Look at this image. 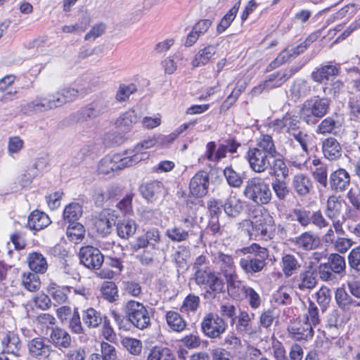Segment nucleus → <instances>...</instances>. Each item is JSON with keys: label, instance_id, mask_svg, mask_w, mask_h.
Wrapping results in <instances>:
<instances>
[{"label": "nucleus", "instance_id": "obj_29", "mask_svg": "<svg viewBox=\"0 0 360 360\" xmlns=\"http://www.w3.org/2000/svg\"><path fill=\"white\" fill-rule=\"evenodd\" d=\"M1 342L4 352L12 354L16 356H20L19 352L22 344L17 334L13 332H8L3 336Z\"/></svg>", "mask_w": 360, "mask_h": 360}, {"label": "nucleus", "instance_id": "obj_39", "mask_svg": "<svg viewBox=\"0 0 360 360\" xmlns=\"http://www.w3.org/2000/svg\"><path fill=\"white\" fill-rule=\"evenodd\" d=\"M163 185L159 181H153L142 184L139 191L142 196L147 200H152L162 192Z\"/></svg>", "mask_w": 360, "mask_h": 360}, {"label": "nucleus", "instance_id": "obj_9", "mask_svg": "<svg viewBox=\"0 0 360 360\" xmlns=\"http://www.w3.org/2000/svg\"><path fill=\"white\" fill-rule=\"evenodd\" d=\"M167 248V245H164L160 230L154 227L148 229L143 235L138 236L134 243L131 245V249L134 252L141 249L165 252Z\"/></svg>", "mask_w": 360, "mask_h": 360}, {"label": "nucleus", "instance_id": "obj_40", "mask_svg": "<svg viewBox=\"0 0 360 360\" xmlns=\"http://www.w3.org/2000/svg\"><path fill=\"white\" fill-rule=\"evenodd\" d=\"M82 321L88 328L98 327L103 322L101 313L95 309L89 307L82 311Z\"/></svg>", "mask_w": 360, "mask_h": 360}, {"label": "nucleus", "instance_id": "obj_58", "mask_svg": "<svg viewBox=\"0 0 360 360\" xmlns=\"http://www.w3.org/2000/svg\"><path fill=\"white\" fill-rule=\"evenodd\" d=\"M316 302L323 312L327 309L331 300L330 290L328 288L322 287L316 293Z\"/></svg>", "mask_w": 360, "mask_h": 360}, {"label": "nucleus", "instance_id": "obj_36", "mask_svg": "<svg viewBox=\"0 0 360 360\" xmlns=\"http://www.w3.org/2000/svg\"><path fill=\"white\" fill-rule=\"evenodd\" d=\"M137 115L133 110L122 113L116 120V125L120 130L127 132L137 122Z\"/></svg>", "mask_w": 360, "mask_h": 360}, {"label": "nucleus", "instance_id": "obj_60", "mask_svg": "<svg viewBox=\"0 0 360 360\" xmlns=\"http://www.w3.org/2000/svg\"><path fill=\"white\" fill-rule=\"evenodd\" d=\"M277 315V309L271 307L262 311L259 317L260 325L265 328H268L271 326L275 317Z\"/></svg>", "mask_w": 360, "mask_h": 360}, {"label": "nucleus", "instance_id": "obj_49", "mask_svg": "<svg viewBox=\"0 0 360 360\" xmlns=\"http://www.w3.org/2000/svg\"><path fill=\"white\" fill-rule=\"evenodd\" d=\"M82 212V206L79 203L72 202L65 207L63 218L68 222L74 223L81 217Z\"/></svg>", "mask_w": 360, "mask_h": 360}, {"label": "nucleus", "instance_id": "obj_14", "mask_svg": "<svg viewBox=\"0 0 360 360\" xmlns=\"http://www.w3.org/2000/svg\"><path fill=\"white\" fill-rule=\"evenodd\" d=\"M79 262L89 269H98L104 261L101 250L91 245L83 246L79 252Z\"/></svg>", "mask_w": 360, "mask_h": 360}, {"label": "nucleus", "instance_id": "obj_47", "mask_svg": "<svg viewBox=\"0 0 360 360\" xmlns=\"http://www.w3.org/2000/svg\"><path fill=\"white\" fill-rule=\"evenodd\" d=\"M70 288L53 285L49 289L50 296L56 304H60L67 302L68 295L70 293Z\"/></svg>", "mask_w": 360, "mask_h": 360}, {"label": "nucleus", "instance_id": "obj_18", "mask_svg": "<svg viewBox=\"0 0 360 360\" xmlns=\"http://www.w3.org/2000/svg\"><path fill=\"white\" fill-rule=\"evenodd\" d=\"M210 175L206 171L201 170L195 173L191 179L189 191L195 198H202L208 193Z\"/></svg>", "mask_w": 360, "mask_h": 360}, {"label": "nucleus", "instance_id": "obj_50", "mask_svg": "<svg viewBox=\"0 0 360 360\" xmlns=\"http://www.w3.org/2000/svg\"><path fill=\"white\" fill-rule=\"evenodd\" d=\"M22 283L23 286L29 291L37 290L41 285L39 278L37 273L27 272L22 276Z\"/></svg>", "mask_w": 360, "mask_h": 360}, {"label": "nucleus", "instance_id": "obj_51", "mask_svg": "<svg viewBox=\"0 0 360 360\" xmlns=\"http://www.w3.org/2000/svg\"><path fill=\"white\" fill-rule=\"evenodd\" d=\"M273 160L271 169L274 177L279 178L281 176V179H286L289 176L290 170L284 160L276 158Z\"/></svg>", "mask_w": 360, "mask_h": 360}, {"label": "nucleus", "instance_id": "obj_41", "mask_svg": "<svg viewBox=\"0 0 360 360\" xmlns=\"http://www.w3.org/2000/svg\"><path fill=\"white\" fill-rule=\"evenodd\" d=\"M56 105L60 107L64 104L75 101L78 97V91L74 88H65L53 94Z\"/></svg>", "mask_w": 360, "mask_h": 360}, {"label": "nucleus", "instance_id": "obj_33", "mask_svg": "<svg viewBox=\"0 0 360 360\" xmlns=\"http://www.w3.org/2000/svg\"><path fill=\"white\" fill-rule=\"evenodd\" d=\"M299 258L291 254H286L281 259V269L285 277H290L301 268Z\"/></svg>", "mask_w": 360, "mask_h": 360}, {"label": "nucleus", "instance_id": "obj_17", "mask_svg": "<svg viewBox=\"0 0 360 360\" xmlns=\"http://www.w3.org/2000/svg\"><path fill=\"white\" fill-rule=\"evenodd\" d=\"M316 276V270L309 266L291 279L292 286L301 291L311 290L317 284Z\"/></svg>", "mask_w": 360, "mask_h": 360}, {"label": "nucleus", "instance_id": "obj_21", "mask_svg": "<svg viewBox=\"0 0 360 360\" xmlns=\"http://www.w3.org/2000/svg\"><path fill=\"white\" fill-rule=\"evenodd\" d=\"M350 174L342 168L333 172L328 180L330 188L336 193L346 191L350 185Z\"/></svg>", "mask_w": 360, "mask_h": 360}, {"label": "nucleus", "instance_id": "obj_62", "mask_svg": "<svg viewBox=\"0 0 360 360\" xmlns=\"http://www.w3.org/2000/svg\"><path fill=\"white\" fill-rule=\"evenodd\" d=\"M219 312L221 314L220 317L230 319V324L231 326L235 323L237 316L236 308L234 305L231 304H221L220 306Z\"/></svg>", "mask_w": 360, "mask_h": 360}, {"label": "nucleus", "instance_id": "obj_55", "mask_svg": "<svg viewBox=\"0 0 360 360\" xmlns=\"http://www.w3.org/2000/svg\"><path fill=\"white\" fill-rule=\"evenodd\" d=\"M242 290L248 300L250 307L254 309H258L262 302L259 295L252 288L247 285H243Z\"/></svg>", "mask_w": 360, "mask_h": 360}, {"label": "nucleus", "instance_id": "obj_56", "mask_svg": "<svg viewBox=\"0 0 360 360\" xmlns=\"http://www.w3.org/2000/svg\"><path fill=\"white\" fill-rule=\"evenodd\" d=\"M101 293L104 299L112 302L118 298L117 288L113 282H105L101 288Z\"/></svg>", "mask_w": 360, "mask_h": 360}, {"label": "nucleus", "instance_id": "obj_10", "mask_svg": "<svg viewBox=\"0 0 360 360\" xmlns=\"http://www.w3.org/2000/svg\"><path fill=\"white\" fill-rule=\"evenodd\" d=\"M241 143L235 139H228L219 144L217 148L214 141H210L206 145L205 156L207 160L215 163L226 157L227 153H235Z\"/></svg>", "mask_w": 360, "mask_h": 360}, {"label": "nucleus", "instance_id": "obj_19", "mask_svg": "<svg viewBox=\"0 0 360 360\" xmlns=\"http://www.w3.org/2000/svg\"><path fill=\"white\" fill-rule=\"evenodd\" d=\"M340 72V64H332L331 63L321 65L314 70L311 75L313 81L320 84H327L333 77L338 76Z\"/></svg>", "mask_w": 360, "mask_h": 360}, {"label": "nucleus", "instance_id": "obj_63", "mask_svg": "<svg viewBox=\"0 0 360 360\" xmlns=\"http://www.w3.org/2000/svg\"><path fill=\"white\" fill-rule=\"evenodd\" d=\"M306 319L304 322L309 323L312 328L318 325L320 322L319 309L311 301H309V303L308 314H307Z\"/></svg>", "mask_w": 360, "mask_h": 360}, {"label": "nucleus", "instance_id": "obj_53", "mask_svg": "<svg viewBox=\"0 0 360 360\" xmlns=\"http://www.w3.org/2000/svg\"><path fill=\"white\" fill-rule=\"evenodd\" d=\"M292 214L302 226L308 227L311 224L312 212L305 208H295L292 210Z\"/></svg>", "mask_w": 360, "mask_h": 360}, {"label": "nucleus", "instance_id": "obj_3", "mask_svg": "<svg viewBox=\"0 0 360 360\" xmlns=\"http://www.w3.org/2000/svg\"><path fill=\"white\" fill-rule=\"evenodd\" d=\"M330 103V98L319 96L307 99L300 108V118L308 125H316L320 119L328 113Z\"/></svg>", "mask_w": 360, "mask_h": 360}, {"label": "nucleus", "instance_id": "obj_16", "mask_svg": "<svg viewBox=\"0 0 360 360\" xmlns=\"http://www.w3.org/2000/svg\"><path fill=\"white\" fill-rule=\"evenodd\" d=\"M27 347L30 358L36 360L49 359L53 351L48 340L44 337L30 340L28 341Z\"/></svg>", "mask_w": 360, "mask_h": 360}, {"label": "nucleus", "instance_id": "obj_25", "mask_svg": "<svg viewBox=\"0 0 360 360\" xmlns=\"http://www.w3.org/2000/svg\"><path fill=\"white\" fill-rule=\"evenodd\" d=\"M291 338L295 340H307L314 335L313 328L308 322H295L288 327Z\"/></svg>", "mask_w": 360, "mask_h": 360}, {"label": "nucleus", "instance_id": "obj_26", "mask_svg": "<svg viewBox=\"0 0 360 360\" xmlns=\"http://www.w3.org/2000/svg\"><path fill=\"white\" fill-rule=\"evenodd\" d=\"M291 185L297 195L300 197L307 195L313 189L311 178L302 173H298L293 176Z\"/></svg>", "mask_w": 360, "mask_h": 360}, {"label": "nucleus", "instance_id": "obj_46", "mask_svg": "<svg viewBox=\"0 0 360 360\" xmlns=\"http://www.w3.org/2000/svg\"><path fill=\"white\" fill-rule=\"evenodd\" d=\"M240 4V0L236 2L234 6L224 15L217 27L219 34L224 32L235 19Z\"/></svg>", "mask_w": 360, "mask_h": 360}, {"label": "nucleus", "instance_id": "obj_35", "mask_svg": "<svg viewBox=\"0 0 360 360\" xmlns=\"http://www.w3.org/2000/svg\"><path fill=\"white\" fill-rule=\"evenodd\" d=\"M215 260L224 276L236 272L233 259L231 255L219 252L215 257Z\"/></svg>", "mask_w": 360, "mask_h": 360}, {"label": "nucleus", "instance_id": "obj_27", "mask_svg": "<svg viewBox=\"0 0 360 360\" xmlns=\"http://www.w3.org/2000/svg\"><path fill=\"white\" fill-rule=\"evenodd\" d=\"M254 317V314L251 315L246 311H240L238 316V321L236 323V330L240 333L252 337L257 334V327L252 326V319Z\"/></svg>", "mask_w": 360, "mask_h": 360}, {"label": "nucleus", "instance_id": "obj_8", "mask_svg": "<svg viewBox=\"0 0 360 360\" xmlns=\"http://www.w3.org/2000/svg\"><path fill=\"white\" fill-rule=\"evenodd\" d=\"M240 226L249 236H261L264 240L272 238L275 231L274 221L270 216H262L255 222L244 219L240 223Z\"/></svg>", "mask_w": 360, "mask_h": 360}, {"label": "nucleus", "instance_id": "obj_54", "mask_svg": "<svg viewBox=\"0 0 360 360\" xmlns=\"http://www.w3.org/2000/svg\"><path fill=\"white\" fill-rule=\"evenodd\" d=\"M224 175L230 186L240 188L242 186L243 182V178L231 167H226L224 169Z\"/></svg>", "mask_w": 360, "mask_h": 360}, {"label": "nucleus", "instance_id": "obj_6", "mask_svg": "<svg viewBox=\"0 0 360 360\" xmlns=\"http://www.w3.org/2000/svg\"><path fill=\"white\" fill-rule=\"evenodd\" d=\"M147 158L146 154H137L122 158L120 154L112 156L107 155L99 162L98 170L99 173L109 174L111 172L122 169L127 167H131Z\"/></svg>", "mask_w": 360, "mask_h": 360}, {"label": "nucleus", "instance_id": "obj_64", "mask_svg": "<svg viewBox=\"0 0 360 360\" xmlns=\"http://www.w3.org/2000/svg\"><path fill=\"white\" fill-rule=\"evenodd\" d=\"M335 300L338 305L342 309L348 307L352 303V298L343 288H338L335 292Z\"/></svg>", "mask_w": 360, "mask_h": 360}, {"label": "nucleus", "instance_id": "obj_43", "mask_svg": "<svg viewBox=\"0 0 360 360\" xmlns=\"http://www.w3.org/2000/svg\"><path fill=\"white\" fill-rule=\"evenodd\" d=\"M295 245L304 250H311L318 245L317 238L309 231H306L295 238Z\"/></svg>", "mask_w": 360, "mask_h": 360}, {"label": "nucleus", "instance_id": "obj_24", "mask_svg": "<svg viewBox=\"0 0 360 360\" xmlns=\"http://www.w3.org/2000/svg\"><path fill=\"white\" fill-rule=\"evenodd\" d=\"M341 115L335 112L324 118L318 125L316 132L318 134H336L342 127Z\"/></svg>", "mask_w": 360, "mask_h": 360}, {"label": "nucleus", "instance_id": "obj_52", "mask_svg": "<svg viewBox=\"0 0 360 360\" xmlns=\"http://www.w3.org/2000/svg\"><path fill=\"white\" fill-rule=\"evenodd\" d=\"M329 265V269H332V271L336 274H342L346 267L345 260L344 257L339 254H331L328 257V261L326 263Z\"/></svg>", "mask_w": 360, "mask_h": 360}, {"label": "nucleus", "instance_id": "obj_37", "mask_svg": "<svg viewBox=\"0 0 360 360\" xmlns=\"http://www.w3.org/2000/svg\"><path fill=\"white\" fill-rule=\"evenodd\" d=\"M271 186L275 196L280 201H285L290 194V190L285 179L274 178L271 183Z\"/></svg>", "mask_w": 360, "mask_h": 360}, {"label": "nucleus", "instance_id": "obj_12", "mask_svg": "<svg viewBox=\"0 0 360 360\" xmlns=\"http://www.w3.org/2000/svg\"><path fill=\"white\" fill-rule=\"evenodd\" d=\"M342 202L336 196L332 195L328 198L325 214L332 222L335 233L338 236L345 235L342 225L345 222L344 216L341 215Z\"/></svg>", "mask_w": 360, "mask_h": 360}, {"label": "nucleus", "instance_id": "obj_59", "mask_svg": "<svg viewBox=\"0 0 360 360\" xmlns=\"http://www.w3.org/2000/svg\"><path fill=\"white\" fill-rule=\"evenodd\" d=\"M290 136L292 137L301 146L302 150L308 153L309 147L308 143L310 140V136L307 133L302 131L300 129L289 134Z\"/></svg>", "mask_w": 360, "mask_h": 360}, {"label": "nucleus", "instance_id": "obj_15", "mask_svg": "<svg viewBox=\"0 0 360 360\" xmlns=\"http://www.w3.org/2000/svg\"><path fill=\"white\" fill-rule=\"evenodd\" d=\"M58 108L53 94L47 96H39L33 101L21 106V111L24 114L39 113L46 112Z\"/></svg>", "mask_w": 360, "mask_h": 360}, {"label": "nucleus", "instance_id": "obj_2", "mask_svg": "<svg viewBox=\"0 0 360 360\" xmlns=\"http://www.w3.org/2000/svg\"><path fill=\"white\" fill-rule=\"evenodd\" d=\"M243 255H249L240 259L239 266L246 275L255 276L262 272L268 264L269 257L267 248L257 243L244 247L240 250Z\"/></svg>", "mask_w": 360, "mask_h": 360}, {"label": "nucleus", "instance_id": "obj_42", "mask_svg": "<svg viewBox=\"0 0 360 360\" xmlns=\"http://www.w3.org/2000/svg\"><path fill=\"white\" fill-rule=\"evenodd\" d=\"M28 264L30 269L34 273H44L47 269L46 258L40 253L32 252L28 256Z\"/></svg>", "mask_w": 360, "mask_h": 360}, {"label": "nucleus", "instance_id": "obj_11", "mask_svg": "<svg viewBox=\"0 0 360 360\" xmlns=\"http://www.w3.org/2000/svg\"><path fill=\"white\" fill-rule=\"evenodd\" d=\"M227 327L225 320L213 313L206 314L201 322L202 332L212 339L219 338L225 333Z\"/></svg>", "mask_w": 360, "mask_h": 360}, {"label": "nucleus", "instance_id": "obj_32", "mask_svg": "<svg viewBox=\"0 0 360 360\" xmlns=\"http://www.w3.org/2000/svg\"><path fill=\"white\" fill-rule=\"evenodd\" d=\"M115 225L117 234L122 239H129L132 237L137 230L136 221L131 219L119 220Z\"/></svg>", "mask_w": 360, "mask_h": 360}, {"label": "nucleus", "instance_id": "obj_48", "mask_svg": "<svg viewBox=\"0 0 360 360\" xmlns=\"http://www.w3.org/2000/svg\"><path fill=\"white\" fill-rule=\"evenodd\" d=\"M166 319L169 326L174 331H183L186 326V321L181 315L176 311H168L166 314Z\"/></svg>", "mask_w": 360, "mask_h": 360}, {"label": "nucleus", "instance_id": "obj_31", "mask_svg": "<svg viewBox=\"0 0 360 360\" xmlns=\"http://www.w3.org/2000/svg\"><path fill=\"white\" fill-rule=\"evenodd\" d=\"M47 214L39 210L33 211L28 217L27 226L34 231H39L47 227L51 224Z\"/></svg>", "mask_w": 360, "mask_h": 360}, {"label": "nucleus", "instance_id": "obj_20", "mask_svg": "<svg viewBox=\"0 0 360 360\" xmlns=\"http://www.w3.org/2000/svg\"><path fill=\"white\" fill-rule=\"evenodd\" d=\"M221 207L226 215L231 219L238 217L245 208L244 202L233 191H231L229 196L221 202Z\"/></svg>", "mask_w": 360, "mask_h": 360}, {"label": "nucleus", "instance_id": "obj_1", "mask_svg": "<svg viewBox=\"0 0 360 360\" xmlns=\"http://www.w3.org/2000/svg\"><path fill=\"white\" fill-rule=\"evenodd\" d=\"M280 155L273 137L269 134H261L256 140L255 146L249 147L244 158L250 169L255 173L262 174L272 169V159Z\"/></svg>", "mask_w": 360, "mask_h": 360}, {"label": "nucleus", "instance_id": "obj_57", "mask_svg": "<svg viewBox=\"0 0 360 360\" xmlns=\"http://www.w3.org/2000/svg\"><path fill=\"white\" fill-rule=\"evenodd\" d=\"M137 91L136 86L134 84L128 85L120 84L116 94L115 98L119 102L126 101L129 99L130 95Z\"/></svg>", "mask_w": 360, "mask_h": 360}, {"label": "nucleus", "instance_id": "obj_28", "mask_svg": "<svg viewBox=\"0 0 360 360\" xmlns=\"http://www.w3.org/2000/svg\"><path fill=\"white\" fill-rule=\"evenodd\" d=\"M322 153L329 160H336L342 155V149L338 141L333 137L325 139L321 143Z\"/></svg>", "mask_w": 360, "mask_h": 360}, {"label": "nucleus", "instance_id": "obj_34", "mask_svg": "<svg viewBox=\"0 0 360 360\" xmlns=\"http://www.w3.org/2000/svg\"><path fill=\"white\" fill-rule=\"evenodd\" d=\"M311 91V86L308 82L304 79L295 80L290 89V96L295 101H297L300 98H303L309 94Z\"/></svg>", "mask_w": 360, "mask_h": 360}, {"label": "nucleus", "instance_id": "obj_7", "mask_svg": "<svg viewBox=\"0 0 360 360\" xmlns=\"http://www.w3.org/2000/svg\"><path fill=\"white\" fill-rule=\"evenodd\" d=\"M127 321L139 330H144L150 325V317L146 307L134 300H128L123 308Z\"/></svg>", "mask_w": 360, "mask_h": 360}, {"label": "nucleus", "instance_id": "obj_45", "mask_svg": "<svg viewBox=\"0 0 360 360\" xmlns=\"http://www.w3.org/2000/svg\"><path fill=\"white\" fill-rule=\"evenodd\" d=\"M191 230H186L179 226H174L166 230L165 235L172 241L175 243H181L188 239Z\"/></svg>", "mask_w": 360, "mask_h": 360}, {"label": "nucleus", "instance_id": "obj_44", "mask_svg": "<svg viewBox=\"0 0 360 360\" xmlns=\"http://www.w3.org/2000/svg\"><path fill=\"white\" fill-rule=\"evenodd\" d=\"M147 360H176L172 350L168 347L155 346L151 348Z\"/></svg>", "mask_w": 360, "mask_h": 360}, {"label": "nucleus", "instance_id": "obj_13", "mask_svg": "<svg viewBox=\"0 0 360 360\" xmlns=\"http://www.w3.org/2000/svg\"><path fill=\"white\" fill-rule=\"evenodd\" d=\"M108 103L109 102L103 98H97L77 112L74 117L77 122L96 118L107 111Z\"/></svg>", "mask_w": 360, "mask_h": 360}, {"label": "nucleus", "instance_id": "obj_4", "mask_svg": "<svg viewBox=\"0 0 360 360\" xmlns=\"http://www.w3.org/2000/svg\"><path fill=\"white\" fill-rule=\"evenodd\" d=\"M243 196L258 205H268L272 199L270 185L260 176H254L245 181Z\"/></svg>", "mask_w": 360, "mask_h": 360}, {"label": "nucleus", "instance_id": "obj_38", "mask_svg": "<svg viewBox=\"0 0 360 360\" xmlns=\"http://www.w3.org/2000/svg\"><path fill=\"white\" fill-rule=\"evenodd\" d=\"M219 44L208 45L202 49H200L195 56L192 61L194 67H198L201 65L207 64L211 58L215 54L217 46Z\"/></svg>", "mask_w": 360, "mask_h": 360}, {"label": "nucleus", "instance_id": "obj_23", "mask_svg": "<svg viewBox=\"0 0 360 360\" xmlns=\"http://www.w3.org/2000/svg\"><path fill=\"white\" fill-rule=\"evenodd\" d=\"M48 341L59 349H68L72 343L69 333L65 329L58 326H51Z\"/></svg>", "mask_w": 360, "mask_h": 360}, {"label": "nucleus", "instance_id": "obj_30", "mask_svg": "<svg viewBox=\"0 0 360 360\" xmlns=\"http://www.w3.org/2000/svg\"><path fill=\"white\" fill-rule=\"evenodd\" d=\"M298 70L299 69L297 67H292L283 72H277L269 75L265 79L266 84H268V89H272L281 86L295 72H297Z\"/></svg>", "mask_w": 360, "mask_h": 360}, {"label": "nucleus", "instance_id": "obj_61", "mask_svg": "<svg viewBox=\"0 0 360 360\" xmlns=\"http://www.w3.org/2000/svg\"><path fill=\"white\" fill-rule=\"evenodd\" d=\"M285 120V131L288 135L300 129V121L297 115L286 113Z\"/></svg>", "mask_w": 360, "mask_h": 360}, {"label": "nucleus", "instance_id": "obj_5", "mask_svg": "<svg viewBox=\"0 0 360 360\" xmlns=\"http://www.w3.org/2000/svg\"><path fill=\"white\" fill-rule=\"evenodd\" d=\"M193 279L198 286L206 289V292L213 295V297L224 291L225 282L221 274L210 268L197 270L194 273Z\"/></svg>", "mask_w": 360, "mask_h": 360}, {"label": "nucleus", "instance_id": "obj_22", "mask_svg": "<svg viewBox=\"0 0 360 360\" xmlns=\"http://www.w3.org/2000/svg\"><path fill=\"white\" fill-rule=\"evenodd\" d=\"M116 219L115 215L110 210L101 212L94 223L98 233L103 236L109 235L112 231V225L116 224Z\"/></svg>", "mask_w": 360, "mask_h": 360}]
</instances>
